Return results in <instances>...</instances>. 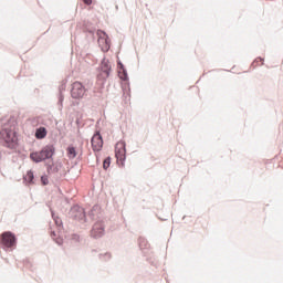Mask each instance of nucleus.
I'll use <instances>...</instances> for the list:
<instances>
[{
  "instance_id": "obj_8",
  "label": "nucleus",
  "mask_w": 283,
  "mask_h": 283,
  "mask_svg": "<svg viewBox=\"0 0 283 283\" xmlns=\"http://www.w3.org/2000/svg\"><path fill=\"white\" fill-rule=\"evenodd\" d=\"M102 72L98 75V78H103V81H107L109 78V72H112V66L109 65V60L103 59L101 65Z\"/></svg>"
},
{
  "instance_id": "obj_3",
  "label": "nucleus",
  "mask_w": 283,
  "mask_h": 283,
  "mask_svg": "<svg viewBox=\"0 0 283 283\" xmlns=\"http://www.w3.org/2000/svg\"><path fill=\"white\" fill-rule=\"evenodd\" d=\"M69 218L85 224L87 222V217L85 216V209L80 206H73L69 211Z\"/></svg>"
},
{
  "instance_id": "obj_18",
  "label": "nucleus",
  "mask_w": 283,
  "mask_h": 283,
  "mask_svg": "<svg viewBox=\"0 0 283 283\" xmlns=\"http://www.w3.org/2000/svg\"><path fill=\"white\" fill-rule=\"evenodd\" d=\"M99 260L103 262H107L108 260H112V253L105 252L99 254Z\"/></svg>"
},
{
  "instance_id": "obj_20",
  "label": "nucleus",
  "mask_w": 283,
  "mask_h": 283,
  "mask_svg": "<svg viewBox=\"0 0 283 283\" xmlns=\"http://www.w3.org/2000/svg\"><path fill=\"white\" fill-rule=\"evenodd\" d=\"M52 218H53V220H54L56 227H57L59 229H61V227H63V221H61V219H60L59 217H55V216H54V212H52Z\"/></svg>"
},
{
  "instance_id": "obj_28",
  "label": "nucleus",
  "mask_w": 283,
  "mask_h": 283,
  "mask_svg": "<svg viewBox=\"0 0 283 283\" xmlns=\"http://www.w3.org/2000/svg\"><path fill=\"white\" fill-rule=\"evenodd\" d=\"M56 237V232L55 231H51V238H53V240H55L54 238Z\"/></svg>"
},
{
  "instance_id": "obj_25",
  "label": "nucleus",
  "mask_w": 283,
  "mask_h": 283,
  "mask_svg": "<svg viewBox=\"0 0 283 283\" xmlns=\"http://www.w3.org/2000/svg\"><path fill=\"white\" fill-rule=\"evenodd\" d=\"M56 244H59V247H61L63 244V239L62 238H56L54 239Z\"/></svg>"
},
{
  "instance_id": "obj_17",
  "label": "nucleus",
  "mask_w": 283,
  "mask_h": 283,
  "mask_svg": "<svg viewBox=\"0 0 283 283\" xmlns=\"http://www.w3.org/2000/svg\"><path fill=\"white\" fill-rule=\"evenodd\" d=\"M118 76L122 81H129V76L127 75V69H122L118 72Z\"/></svg>"
},
{
  "instance_id": "obj_26",
  "label": "nucleus",
  "mask_w": 283,
  "mask_h": 283,
  "mask_svg": "<svg viewBox=\"0 0 283 283\" xmlns=\"http://www.w3.org/2000/svg\"><path fill=\"white\" fill-rule=\"evenodd\" d=\"M117 65H118L119 72L122 70H125V65L123 64V62H118Z\"/></svg>"
},
{
  "instance_id": "obj_2",
  "label": "nucleus",
  "mask_w": 283,
  "mask_h": 283,
  "mask_svg": "<svg viewBox=\"0 0 283 283\" xmlns=\"http://www.w3.org/2000/svg\"><path fill=\"white\" fill-rule=\"evenodd\" d=\"M56 154V148L54 145L49 144L44 146L40 151H34L30 154L31 160L33 163H43V160H50L52 159V156Z\"/></svg>"
},
{
  "instance_id": "obj_21",
  "label": "nucleus",
  "mask_w": 283,
  "mask_h": 283,
  "mask_svg": "<svg viewBox=\"0 0 283 283\" xmlns=\"http://www.w3.org/2000/svg\"><path fill=\"white\" fill-rule=\"evenodd\" d=\"M260 61H261V65H264V59L261 57V56H259V57H256V59L252 62L251 66H252V67H256L258 65H255V63H260Z\"/></svg>"
},
{
  "instance_id": "obj_29",
  "label": "nucleus",
  "mask_w": 283,
  "mask_h": 283,
  "mask_svg": "<svg viewBox=\"0 0 283 283\" xmlns=\"http://www.w3.org/2000/svg\"><path fill=\"white\" fill-rule=\"evenodd\" d=\"M92 253H96V250H92Z\"/></svg>"
},
{
  "instance_id": "obj_9",
  "label": "nucleus",
  "mask_w": 283,
  "mask_h": 283,
  "mask_svg": "<svg viewBox=\"0 0 283 283\" xmlns=\"http://www.w3.org/2000/svg\"><path fill=\"white\" fill-rule=\"evenodd\" d=\"M93 151H101L103 149V136L101 133H95L91 139Z\"/></svg>"
},
{
  "instance_id": "obj_16",
  "label": "nucleus",
  "mask_w": 283,
  "mask_h": 283,
  "mask_svg": "<svg viewBox=\"0 0 283 283\" xmlns=\"http://www.w3.org/2000/svg\"><path fill=\"white\" fill-rule=\"evenodd\" d=\"M24 180H27V182L32 185L34 182V172L32 170H29L24 176Z\"/></svg>"
},
{
  "instance_id": "obj_6",
  "label": "nucleus",
  "mask_w": 283,
  "mask_h": 283,
  "mask_svg": "<svg viewBox=\"0 0 283 283\" xmlns=\"http://www.w3.org/2000/svg\"><path fill=\"white\" fill-rule=\"evenodd\" d=\"M87 90L85 88V86H83L81 82H75L72 84V88H71L72 98H75V99L83 98Z\"/></svg>"
},
{
  "instance_id": "obj_14",
  "label": "nucleus",
  "mask_w": 283,
  "mask_h": 283,
  "mask_svg": "<svg viewBox=\"0 0 283 283\" xmlns=\"http://www.w3.org/2000/svg\"><path fill=\"white\" fill-rule=\"evenodd\" d=\"M76 148L74 146L71 145L66 148V156L70 160H74V158H76Z\"/></svg>"
},
{
  "instance_id": "obj_23",
  "label": "nucleus",
  "mask_w": 283,
  "mask_h": 283,
  "mask_svg": "<svg viewBox=\"0 0 283 283\" xmlns=\"http://www.w3.org/2000/svg\"><path fill=\"white\" fill-rule=\"evenodd\" d=\"M41 182H42V185H50V180L48 179V176L46 175H43L42 177H41Z\"/></svg>"
},
{
  "instance_id": "obj_5",
  "label": "nucleus",
  "mask_w": 283,
  "mask_h": 283,
  "mask_svg": "<svg viewBox=\"0 0 283 283\" xmlns=\"http://www.w3.org/2000/svg\"><path fill=\"white\" fill-rule=\"evenodd\" d=\"M127 144L123 140L118 142L115 145V156L117 160H120V163H125L127 159Z\"/></svg>"
},
{
  "instance_id": "obj_24",
  "label": "nucleus",
  "mask_w": 283,
  "mask_h": 283,
  "mask_svg": "<svg viewBox=\"0 0 283 283\" xmlns=\"http://www.w3.org/2000/svg\"><path fill=\"white\" fill-rule=\"evenodd\" d=\"M71 240H73V242H80L81 241V237L76 233H73L71 235Z\"/></svg>"
},
{
  "instance_id": "obj_4",
  "label": "nucleus",
  "mask_w": 283,
  "mask_h": 283,
  "mask_svg": "<svg viewBox=\"0 0 283 283\" xmlns=\"http://www.w3.org/2000/svg\"><path fill=\"white\" fill-rule=\"evenodd\" d=\"M0 244H2L3 249H12V247H17V235L10 231L3 232L0 235Z\"/></svg>"
},
{
  "instance_id": "obj_12",
  "label": "nucleus",
  "mask_w": 283,
  "mask_h": 283,
  "mask_svg": "<svg viewBox=\"0 0 283 283\" xmlns=\"http://www.w3.org/2000/svg\"><path fill=\"white\" fill-rule=\"evenodd\" d=\"M97 35L99 41H104L106 46L109 48V36L107 35V33L103 30H98Z\"/></svg>"
},
{
  "instance_id": "obj_22",
  "label": "nucleus",
  "mask_w": 283,
  "mask_h": 283,
  "mask_svg": "<svg viewBox=\"0 0 283 283\" xmlns=\"http://www.w3.org/2000/svg\"><path fill=\"white\" fill-rule=\"evenodd\" d=\"M147 247V240L145 238H139V248L145 249Z\"/></svg>"
},
{
  "instance_id": "obj_1",
  "label": "nucleus",
  "mask_w": 283,
  "mask_h": 283,
  "mask_svg": "<svg viewBox=\"0 0 283 283\" xmlns=\"http://www.w3.org/2000/svg\"><path fill=\"white\" fill-rule=\"evenodd\" d=\"M2 125V132H0V143L8 149H17V133L10 128V124H6V120L0 122Z\"/></svg>"
},
{
  "instance_id": "obj_7",
  "label": "nucleus",
  "mask_w": 283,
  "mask_h": 283,
  "mask_svg": "<svg viewBox=\"0 0 283 283\" xmlns=\"http://www.w3.org/2000/svg\"><path fill=\"white\" fill-rule=\"evenodd\" d=\"M91 235L98 240V238H103L105 235V222L96 221L91 230Z\"/></svg>"
},
{
  "instance_id": "obj_27",
  "label": "nucleus",
  "mask_w": 283,
  "mask_h": 283,
  "mask_svg": "<svg viewBox=\"0 0 283 283\" xmlns=\"http://www.w3.org/2000/svg\"><path fill=\"white\" fill-rule=\"evenodd\" d=\"M86 6H92V0H83Z\"/></svg>"
},
{
  "instance_id": "obj_11",
  "label": "nucleus",
  "mask_w": 283,
  "mask_h": 283,
  "mask_svg": "<svg viewBox=\"0 0 283 283\" xmlns=\"http://www.w3.org/2000/svg\"><path fill=\"white\" fill-rule=\"evenodd\" d=\"M48 136V129L45 127H39L35 129V138L38 140H43Z\"/></svg>"
},
{
  "instance_id": "obj_15",
  "label": "nucleus",
  "mask_w": 283,
  "mask_h": 283,
  "mask_svg": "<svg viewBox=\"0 0 283 283\" xmlns=\"http://www.w3.org/2000/svg\"><path fill=\"white\" fill-rule=\"evenodd\" d=\"M61 169V165H48L46 167V171L48 174L52 175V174H59V170Z\"/></svg>"
},
{
  "instance_id": "obj_19",
  "label": "nucleus",
  "mask_w": 283,
  "mask_h": 283,
  "mask_svg": "<svg viewBox=\"0 0 283 283\" xmlns=\"http://www.w3.org/2000/svg\"><path fill=\"white\" fill-rule=\"evenodd\" d=\"M109 165H112V157H106L103 161V169H109Z\"/></svg>"
},
{
  "instance_id": "obj_10",
  "label": "nucleus",
  "mask_w": 283,
  "mask_h": 283,
  "mask_svg": "<svg viewBox=\"0 0 283 283\" xmlns=\"http://www.w3.org/2000/svg\"><path fill=\"white\" fill-rule=\"evenodd\" d=\"M88 218H91V220H96V222H103V212L101 211V206H93L88 212Z\"/></svg>"
},
{
  "instance_id": "obj_13",
  "label": "nucleus",
  "mask_w": 283,
  "mask_h": 283,
  "mask_svg": "<svg viewBox=\"0 0 283 283\" xmlns=\"http://www.w3.org/2000/svg\"><path fill=\"white\" fill-rule=\"evenodd\" d=\"M63 92H65V85L60 86V93H59V101L57 105L60 106V109H63V101H65V96L63 95Z\"/></svg>"
}]
</instances>
